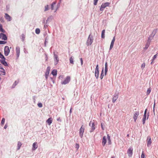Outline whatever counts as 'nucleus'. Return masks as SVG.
Returning a JSON list of instances; mask_svg holds the SVG:
<instances>
[{
    "label": "nucleus",
    "mask_w": 158,
    "mask_h": 158,
    "mask_svg": "<svg viewBox=\"0 0 158 158\" xmlns=\"http://www.w3.org/2000/svg\"><path fill=\"white\" fill-rule=\"evenodd\" d=\"M147 109H146L144 111V114H145V115H146V113H147Z\"/></svg>",
    "instance_id": "nucleus-54"
},
{
    "label": "nucleus",
    "mask_w": 158,
    "mask_h": 158,
    "mask_svg": "<svg viewBox=\"0 0 158 158\" xmlns=\"http://www.w3.org/2000/svg\"><path fill=\"white\" fill-rule=\"evenodd\" d=\"M153 110H154V109H153Z\"/></svg>",
    "instance_id": "nucleus-63"
},
{
    "label": "nucleus",
    "mask_w": 158,
    "mask_h": 158,
    "mask_svg": "<svg viewBox=\"0 0 158 158\" xmlns=\"http://www.w3.org/2000/svg\"><path fill=\"white\" fill-rule=\"evenodd\" d=\"M144 158V154L143 152V151L141 156V158Z\"/></svg>",
    "instance_id": "nucleus-46"
},
{
    "label": "nucleus",
    "mask_w": 158,
    "mask_h": 158,
    "mask_svg": "<svg viewBox=\"0 0 158 158\" xmlns=\"http://www.w3.org/2000/svg\"><path fill=\"white\" fill-rule=\"evenodd\" d=\"M101 127H102V129L103 130H104V127H103V125H102V123H101Z\"/></svg>",
    "instance_id": "nucleus-53"
},
{
    "label": "nucleus",
    "mask_w": 158,
    "mask_h": 158,
    "mask_svg": "<svg viewBox=\"0 0 158 158\" xmlns=\"http://www.w3.org/2000/svg\"><path fill=\"white\" fill-rule=\"evenodd\" d=\"M1 35V33H0V38H1V37H2Z\"/></svg>",
    "instance_id": "nucleus-60"
},
{
    "label": "nucleus",
    "mask_w": 158,
    "mask_h": 158,
    "mask_svg": "<svg viewBox=\"0 0 158 158\" xmlns=\"http://www.w3.org/2000/svg\"><path fill=\"white\" fill-rule=\"evenodd\" d=\"M69 112L70 113H71L72 112V108H71Z\"/></svg>",
    "instance_id": "nucleus-56"
},
{
    "label": "nucleus",
    "mask_w": 158,
    "mask_h": 158,
    "mask_svg": "<svg viewBox=\"0 0 158 158\" xmlns=\"http://www.w3.org/2000/svg\"><path fill=\"white\" fill-rule=\"evenodd\" d=\"M48 10V5H47L45 6V11H46Z\"/></svg>",
    "instance_id": "nucleus-40"
},
{
    "label": "nucleus",
    "mask_w": 158,
    "mask_h": 158,
    "mask_svg": "<svg viewBox=\"0 0 158 158\" xmlns=\"http://www.w3.org/2000/svg\"><path fill=\"white\" fill-rule=\"evenodd\" d=\"M0 31L2 32H5V31L3 29L2 26L1 24H0Z\"/></svg>",
    "instance_id": "nucleus-32"
},
{
    "label": "nucleus",
    "mask_w": 158,
    "mask_h": 158,
    "mask_svg": "<svg viewBox=\"0 0 158 158\" xmlns=\"http://www.w3.org/2000/svg\"><path fill=\"white\" fill-rule=\"evenodd\" d=\"M98 0H94V5H96L97 4V3Z\"/></svg>",
    "instance_id": "nucleus-43"
},
{
    "label": "nucleus",
    "mask_w": 158,
    "mask_h": 158,
    "mask_svg": "<svg viewBox=\"0 0 158 158\" xmlns=\"http://www.w3.org/2000/svg\"><path fill=\"white\" fill-rule=\"evenodd\" d=\"M0 73L1 75H5V70L2 67H0Z\"/></svg>",
    "instance_id": "nucleus-17"
},
{
    "label": "nucleus",
    "mask_w": 158,
    "mask_h": 158,
    "mask_svg": "<svg viewBox=\"0 0 158 158\" xmlns=\"http://www.w3.org/2000/svg\"><path fill=\"white\" fill-rule=\"evenodd\" d=\"M104 76V75L103 74V69H102V73L100 76V78L101 79H102V78Z\"/></svg>",
    "instance_id": "nucleus-33"
},
{
    "label": "nucleus",
    "mask_w": 158,
    "mask_h": 158,
    "mask_svg": "<svg viewBox=\"0 0 158 158\" xmlns=\"http://www.w3.org/2000/svg\"><path fill=\"white\" fill-rule=\"evenodd\" d=\"M98 65L97 64L96 66L95 71H99Z\"/></svg>",
    "instance_id": "nucleus-44"
},
{
    "label": "nucleus",
    "mask_w": 158,
    "mask_h": 158,
    "mask_svg": "<svg viewBox=\"0 0 158 158\" xmlns=\"http://www.w3.org/2000/svg\"><path fill=\"white\" fill-rule=\"evenodd\" d=\"M108 71V64L106 62L105 64V75H106L107 72Z\"/></svg>",
    "instance_id": "nucleus-19"
},
{
    "label": "nucleus",
    "mask_w": 158,
    "mask_h": 158,
    "mask_svg": "<svg viewBox=\"0 0 158 158\" xmlns=\"http://www.w3.org/2000/svg\"><path fill=\"white\" fill-rule=\"evenodd\" d=\"M47 42V41H46V40H45V45L46 44V43Z\"/></svg>",
    "instance_id": "nucleus-61"
},
{
    "label": "nucleus",
    "mask_w": 158,
    "mask_h": 158,
    "mask_svg": "<svg viewBox=\"0 0 158 158\" xmlns=\"http://www.w3.org/2000/svg\"><path fill=\"white\" fill-rule=\"evenodd\" d=\"M19 80H17L15 81V82L14 83L12 87V88H14L15 86L19 83Z\"/></svg>",
    "instance_id": "nucleus-24"
},
{
    "label": "nucleus",
    "mask_w": 158,
    "mask_h": 158,
    "mask_svg": "<svg viewBox=\"0 0 158 158\" xmlns=\"http://www.w3.org/2000/svg\"><path fill=\"white\" fill-rule=\"evenodd\" d=\"M157 56V54H156L153 57V58L154 59H155L156 57Z\"/></svg>",
    "instance_id": "nucleus-50"
},
{
    "label": "nucleus",
    "mask_w": 158,
    "mask_h": 158,
    "mask_svg": "<svg viewBox=\"0 0 158 158\" xmlns=\"http://www.w3.org/2000/svg\"><path fill=\"white\" fill-rule=\"evenodd\" d=\"M16 53L17 56L18 57H19L20 52V49L19 47H17L16 49Z\"/></svg>",
    "instance_id": "nucleus-14"
},
{
    "label": "nucleus",
    "mask_w": 158,
    "mask_h": 158,
    "mask_svg": "<svg viewBox=\"0 0 158 158\" xmlns=\"http://www.w3.org/2000/svg\"><path fill=\"white\" fill-rule=\"evenodd\" d=\"M54 61H55V65H56L58 63L59 61V59L57 55L55 54L54 55Z\"/></svg>",
    "instance_id": "nucleus-9"
},
{
    "label": "nucleus",
    "mask_w": 158,
    "mask_h": 158,
    "mask_svg": "<svg viewBox=\"0 0 158 158\" xmlns=\"http://www.w3.org/2000/svg\"><path fill=\"white\" fill-rule=\"evenodd\" d=\"M0 57L3 60H5V58L4 56L1 53H0Z\"/></svg>",
    "instance_id": "nucleus-36"
},
{
    "label": "nucleus",
    "mask_w": 158,
    "mask_h": 158,
    "mask_svg": "<svg viewBox=\"0 0 158 158\" xmlns=\"http://www.w3.org/2000/svg\"><path fill=\"white\" fill-rule=\"evenodd\" d=\"M114 38H113V40H114Z\"/></svg>",
    "instance_id": "nucleus-64"
},
{
    "label": "nucleus",
    "mask_w": 158,
    "mask_h": 158,
    "mask_svg": "<svg viewBox=\"0 0 158 158\" xmlns=\"http://www.w3.org/2000/svg\"><path fill=\"white\" fill-rule=\"evenodd\" d=\"M146 115L144 114L143 117V124H144L145 123V121L146 120Z\"/></svg>",
    "instance_id": "nucleus-30"
},
{
    "label": "nucleus",
    "mask_w": 158,
    "mask_h": 158,
    "mask_svg": "<svg viewBox=\"0 0 158 158\" xmlns=\"http://www.w3.org/2000/svg\"><path fill=\"white\" fill-rule=\"evenodd\" d=\"M107 139H108V144H109V145L111 144V139H110V137L109 135L108 134L107 135Z\"/></svg>",
    "instance_id": "nucleus-22"
},
{
    "label": "nucleus",
    "mask_w": 158,
    "mask_h": 158,
    "mask_svg": "<svg viewBox=\"0 0 158 158\" xmlns=\"http://www.w3.org/2000/svg\"><path fill=\"white\" fill-rule=\"evenodd\" d=\"M155 60V59H154L153 58H152V61L154 62Z\"/></svg>",
    "instance_id": "nucleus-57"
},
{
    "label": "nucleus",
    "mask_w": 158,
    "mask_h": 158,
    "mask_svg": "<svg viewBox=\"0 0 158 158\" xmlns=\"http://www.w3.org/2000/svg\"><path fill=\"white\" fill-rule=\"evenodd\" d=\"M92 43V40H87L86 44L87 46H89Z\"/></svg>",
    "instance_id": "nucleus-27"
},
{
    "label": "nucleus",
    "mask_w": 158,
    "mask_h": 158,
    "mask_svg": "<svg viewBox=\"0 0 158 158\" xmlns=\"http://www.w3.org/2000/svg\"><path fill=\"white\" fill-rule=\"evenodd\" d=\"M111 158H115V157L114 156H112Z\"/></svg>",
    "instance_id": "nucleus-58"
},
{
    "label": "nucleus",
    "mask_w": 158,
    "mask_h": 158,
    "mask_svg": "<svg viewBox=\"0 0 158 158\" xmlns=\"http://www.w3.org/2000/svg\"><path fill=\"white\" fill-rule=\"evenodd\" d=\"M22 145V144L21 142L19 141L18 142L17 146V150H18L20 148Z\"/></svg>",
    "instance_id": "nucleus-21"
},
{
    "label": "nucleus",
    "mask_w": 158,
    "mask_h": 158,
    "mask_svg": "<svg viewBox=\"0 0 158 158\" xmlns=\"http://www.w3.org/2000/svg\"><path fill=\"white\" fill-rule=\"evenodd\" d=\"M132 151L133 149L132 148H130L127 151V153L128 154L129 156H131L132 154Z\"/></svg>",
    "instance_id": "nucleus-12"
},
{
    "label": "nucleus",
    "mask_w": 158,
    "mask_h": 158,
    "mask_svg": "<svg viewBox=\"0 0 158 158\" xmlns=\"http://www.w3.org/2000/svg\"><path fill=\"white\" fill-rule=\"evenodd\" d=\"M147 145L148 147L150 146L152 143V140L150 136H148L147 137Z\"/></svg>",
    "instance_id": "nucleus-6"
},
{
    "label": "nucleus",
    "mask_w": 158,
    "mask_h": 158,
    "mask_svg": "<svg viewBox=\"0 0 158 158\" xmlns=\"http://www.w3.org/2000/svg\"><path fill=\"white\" fill-rule=\"evenodd\" d=\"M7 126L6 125H5L4 127V128L5 129H6V128L7 127Z\"/></svg>",
    "instance_id": "nucleus-55"
},
{
    "label": "nucleus",
    "mask_w": 158,
    "mask_h": 158,
    "mask_svg": "<svg viewBox=\"0 0 158 158\" xmlns=\"http://www.w3.org/2000/svg\"><path fill=\"white\" fill-rule=\"evenodd\" d=\"M35 32L37 34H39L40 32V30L39 28H36L35 29Z\"/></svg>",
    "instance_id": "nucleus-34"
},
{
    "label": "nucleus",
    "mask_w": 158,
    "mask_h": 158,
    "mask_svg": "<svg viewBox=\"0 0 158 158\" xmlns=\"http://www.w3.org/2000/svg\"><path fill=\"white\" fill-rule=\"evenodd\" d=\"M114 41L115 40H112L110 48V50L112 48H113Z\"/></svg>",
    "instance_id": "nucleus-25"
},
{
    "label": "nucleus",
    "mask_w": 158,
    "mask_h": 158,
    "mask_svg": "<svg viewBox=\"0 0 158 158\" xmlns=\"http://www.w3.org/2000/svg\"><path fill=\"white\" fill-rule=\"evenodd\" d=\"M95 75L96 78H98V77L99 71H95Z\"/></svg>",
    "instance_id": "nucleus-28"
},
{
    "label": "nucleus",
    "mask_w": 158,
    "mask_h": 158,
    "mask_svg": "<svg viewBox=\"0 0 158 158\" xmlns=\"http://www.w3.org/2000/svg\"><path fill=\"white\" fill-rule=\"evenodd\" d=\"M118 98V95H114L113 98L112 99V102L113 103H114L116 100Z\"/></svg>",
    "instance_id": "nucleus-18"
},
{
    "label": "nucleus",
    "mask_w": 158,
    "mask_h": 158,
    "mask_svg": "<svg viewBox=\"0 0 158 158\" xmlns=\"http://www.w3.org/2000/svg\"><path fill=\"white\" fill-rule=\"evenodd\" d=\"M84 129V127H83V125H82L79 131V135L81 138L83 137Z\"/></svg>",
    "instance_id": "nucleus-3"
},
{
    "label": "nucleus",
    "mask_w": 158,
    "mask_h": 158,
    "mask_svg": "<svg viewBox=\"0 0 158 158\" xmlns=\"http://www.w3.org/2000/svg\"><path fill=\"white\" fill-rule=\"evenodd\" d=\"M79 145L78 144V143L76 144L75 147L77 150H78V148H79Z\"/></svg>",
    "instance_id": "nucleus-39"
},
{
    "label": "nucleus",
    "mask_w": 158,
    "mask_h": 158,
    "mask_svg": "<svg viewBox=\"0 0 158 158\" xmlns=\"http://www.w3.org/2000/svg\"><path fill=\"white\" fill-rule=\"evenodd\" d=\"M151 91V89L150 88H149L147 92V95H148L149 94Z\"/></svg>",
    "instance_id": "nucleus-35"
},
{
    "label": "nucleus",
    "mask_w": 158,
    "mask_h": 158,
    "mask_svg": "<svg viewBox=\"0 0 158 158\" xmlns=\"http://www.w3.org/2000/svg\"><path fill=\"white\" fill-rule=\"evenodd\" d=\"M10 52V50L8 46H6L4 48V54L6 56H7L8 55Z\"/></svg>",
    "instance_id": "nucleus-4"
},
{
    "label": "nucleus",
    "mask_w": 158,
    "mask_h": 158,
    "mask_svg": "<svg viewBox=\"0 0 158 158\" xmlns=\"http://www.w3.org/2000/svg\"><path fill=\"white\" fill-rule=\"evenodd\" d=\"M105 30H103L102 31L101 36H102V39H104L105 38Z\"/></svg>",
    "instance_id": "nucleus-23"
},
{
    "label": "nucleus",
    "mask_w": 158,
    "mask_h": 158,
    "mask_svg": "<svg viewBox=\"0 0 158 158\" xmlns=\"http://www.w3.org/2000/svg\"><path fill=\"white\" fill-rule=\"evenodd\" d=\"M5 18L8 21H11V17L7 14L5 13Z\"/></svg>",
    "instance_id": "nucleus-7"
},
{
    "label": "nucleus",
    "mask_w": 158,
    "mask_h": 158,
    "mask_svg": "<svg viewBox=\"0 0 158 158\" xmlns=\"http://www.w3.org/2000/svg\"><path fill=\"white\" fill-rule=\"evenodd\" d=\"M52 74L53 76H56L57 74V70L56 69L53 70L52 72Z\"/></svg>",
    "instance_id": "nucleus-26"
},
{
    "label": "nucleus",
    "mask_w": 158,
    "mask_h": 158,
    "mask_svg": "<svg viewBox=\"0 0 158 158\" xmlns=\"http://www.w3.org/2000/svg\"><path fill=\"white\" fill-rule=\"evenodd\" d=\"M80 60L81 62V65H82L83 64V59L82 58H80Z\"/></svg>",
    "instance_id": "nucleus-48"
},
{
    "label": "nucleus",
    "mask_w": 158,
    "mask_h": 158,
    "mask_svg": "<svg viewBox=\"0 0 158 158\" xmlns=\"http://www.w3.org/2000/svg\"><path fill=\"white\" fill-rule=\"evenodd\" d=\"M6 43V42L5 41H0V44H4Z\"/></svg>",
    "instance_id": "nucleus-38"
},
{
    "label": "nucleus",
    "mask_w": 158,
    "mask_h": 158,
    "mask_svg": "<svg viewBox=\"0 0 158 158\" xmlns=\"http://www.w3.org/2000/svg\"><path fill=\"white\" fill-rule=\"evenodd\" d=\"M139 115V110L135 112L133 115V119L135 122H136L137 119Z\"/></svg>",
    "instance_id": "nucleus-5"
},
{
    "label": "nucleus",
    "mask_w": 158,
    "mask_h": 158,
    "mask_svg": "<svg viewBox=\"0 0 158 158\" xmlns=\"http://www.w3.org/2000/svg\"><path fill=\"white\" fill-rule=\"evenodd\" d=\"M110 3L109 2H107L104 3H102L101 6V7L100 8V10L101 11H102L104 9L106 8V7L109 6Z\"/></svg>",
    "instance_id": "nucleus-1"
},
{
    "label": "nucleus",
    "mask_w": 158,
    "mask_h": 158,
    "mask_svg": "<svg viewBox=\"0 0 158 158\" xmlns=\"http://www.w3.org/2000/svg\"><path fill=\"white\" fill-rule=\"evenodd\" d=\"M0 21L1 22H4V19L3 17H2L0 19Z\"/></svg>",
    "instance_id": "nucleus-49"
},
{
    "label": "nucleus",
    "mask_w": 158,
    "mask_h": 158,
    "mask_svg": "<svg viewBox=\"0 0 158 158\" xmlns=\"http://www.w3.org/2000/svg\"><path fill=\"white\" fill-rule=\"evenodd\" d=\"M157 31V29H154L152 31V34L150 35V38H152L153 37Z\"/></svg>",
    "instance_id": "nucleus-8"
},
{
    "label": "nucleus",
    "mask_w": 158,
    "mask_h": 158,
    "mask_svg": "<svg viewBox=\"0 0 158 158\" xmlns=\"http://www.w3.org/2000/svg\"><path fill=\"white\" fill-rule=\"evenodd\" d=\"M150 41L148 40L146 44L145 47L144 48L145 50H146L148 49L150 44Z\"/></svg>",
    "instance_id": "nucleus-15"
},
{
    "label": "nucleus",
    "mask_w": 158,
    "mask_h": 158,
    "mask_svg": "<svg viewBox=\"0 0 158 158\" xmlns=\"http://www.w3.org/2000/svg\"><path fill=\"white\" fill-rule=\"evenodd\" d=\"M2 63L5 66H7V63L4 61L2 62Z\"/></svg>",
    "instance_id": "nucleus-47"
},
{
    "label": "nucleus",
    "mask_w": 158,
    "mask_h": 158,
    "mask_svg": "<svg viewBox=\"0 0 158 158\" xmlns=\"http://www.w3.org/2000/svg\"><path fill=\"white\" fill-rule=\"evenodd\" d=\"M145 63H143L141 65V68H142V69H143L145 67Z\"/></svg>",
    "instance_id": "nucleus-37"
},
{
    "label": "nucleus",
    "mask_w": 158,
    "mask_h": 158,
    "mask_svg": "<svg viewBox=\"0 0 158 158\" xmlns=\"http://www.w3.org/2000/svg\"><path fill=\"white\" fill-rule=\"evenodd\" d=\"M38 148V144L37 142H35L32 145V150H35Z\"/></svg>",
    "instance_id": "nucleus-11"
},
{
    "label": "nucleus",
    "mask_w": 158,
    "mask_h": 158,
    "mask_svg": "<svg viewBox=\"0 0 158 158\" xmlns=\"http://www.w3.org/2000/svg\"><path fill=\"white\" fill-rule=\"evenodd\" d=\"M106 139L105 136H104L102 139V145L103 146H105L106 143Z\"/></svg>",
    "instance_id": "nucleus-10"
},
{
    "label": "nucleus",
    "mask_w": 158,
    "mask_h": 158,
    "mask_svg": "<svg viewBox=\"0 0 158 158\" xmlns=\"http://www.w3.org/2000/svg\"><path fill=\"white\" fill-rule=\"evenodd\" d=\"M38 106L39 107H42L43 106L42 104L41 103H39L37 104Z\"/></svg>",
    "instance_id": "nucleus-41"
},
{
    "label": "nucleus",
    "mask_w": 158,
    "mask_h": 158,
    "mask_svg": "<svg viewBox=\"0 0 158 158\" xmlns=\"http://www.w3.org/2000/svg\"><path fill=\"white\" fill-rule=\"evenodd\" d=\"M50 67H48L47 70V71H48L49 72L50 70Z\"/></svg>",
    "instance_id": "nucleus-52"
},
{
    "label": "nucleus",
    "mask_w": 158,
    "mask_h": 158,
    "mask_svg": "<svg viewBox=\"0 0 158 158\" xmlns=\"http://www.w3.org/2000/svg\"><path fill=\"white\" fill-rule=\"evenodd\" d=\"M91 124H92V126H91L92 131H91V132L93 131L94 130V129H95V125H94V123H92L91 122V121H90L89 123V125L90 126V125Z\"/></svg>",
    "instance_id": "nucleus-13"
},
{
    "label": "nucleus",
    "mask_w": 158,
    "mask_h": 158,
    "mask_svg": "<svg viewBox=\"0 0 158 158\" xmlns=\"http://www.w3.org/2000/svg\"><path fill=\"white\" fill-rule=\"evenodd\" d=\"M57 120L58 121H60V122H61V121L60 117H59V118H57Z\"/></svg>",
    "instance_id": "nucleus-51"
},
{
    "label": "nucleus",
    "mask_w": 158,
    "mask_h": 158,
    "mask_svg": "<svg viewBox=\"0 0 158 158\" xmlns=\"http://www.w3.org/2000/svg\"><path fill=\"white\" fill-rule=\"evenodd\" d=\"M5 119L4 118H2L1 121V124L2 125H3L5 123Z\"/></svg>",
    "instance_id": "nucleus-42"
},
{
    "label": "nucleus",
    "mask_w": 158,
    "mask_h": 158,
    "mask_svg": "<svg viewBox=\"0 0 158 158\" xmlns=\"http://www.w3.org/2000/svg\"><path fill=\"white\" fill-rule=\"evenodd\" d=\"M55 2H53L52 4L51 5V9L52 10H53V4H55Z\"/></svg>",
    "instance_id": "nucleus-45"
},
{
    "label": "nucleus",
    "mask_w": 158,
    "mask_h": 158,
    "mask_svg": "<svg viewBox=\"0 0 158 158\" xmlns=\"http://www.w3.org/2000/svg\"><path fill=\"white\" fill-rule=\"evenodd\" d=\"M153 63H154V62L152 61V62H151V64H152Z\"/></svg>",
    "instance_id": "nucleus-59"
},
{
    "label": "nucleus",
    "mask_w": 158,
    "mask_h": 158,
    "mask_svg": "<svg viewBox=\"0 0 158 158\" xmlns=\"http://www.w3.org/2000/svg\"><path fill=\"white\" fill-rule=\"evenodd\" d=\"M52 118H50L46 121V122L48 123V124L50 125L52 123Z\"/></svg>",
    "instance_id": "nucleus-16"
},
{
    "label": "nucleus",
    "mask_w": 158,
    "mask_h": 158,
    "mask_svg": "<svg viewBox=\"0 0 158 158\" xmlns=\"http://www.w3.org/2000/svg\"><path fill=\"white\" fill-rule=\"evenodd\" d=\"M49 73V72L48 71H46V73H45V77H46V79H47V78H48Z\"/></svg>",
    "instance_id": "nucleus-31"
},
{
    "label": "nucleus",
    "mask_w": 158,
    "mask_h": 158,
    "mask_svg": "<svg viewBox=\"0 0 158 158\" xmlns=\"http://www.w3.org/2000/svg\"><path fill=\"white\" fill-rule=\"evenodd\" d=\"M148 117H147V119H148Z\"/></svg>",
    "instance_id": "nucleus-62"
},
{
    "label": "nucleus",
    "mask_w": 158,
    "mask_h": 158,
    "mask_svg": "<svg viewBox=\"0 0 158 158\" xmlns=\"http://www.w3.org/2000/svg\"><path fill=\"white\" fill-rule=\"evenodd\" d=\"M70 77L69 76H67L64 81L61 82V84L62 85H65L67 84L70 81Z\"/></svg>",
    "instance_id": "nucleus-2"
},
{
    "label": "nucleus",
    "mask_w": 158,
    "mask_h": 158,
    "mask_svg": "<svg viewBox=\"0 0 158 158\" xmlns=\"http://www.w3.org/2000/svg\"><path fill=\"white\" fill-rule=\"evenodd\" d=\"M1 35L2 37H1V38H2V40H7V37L5 34L1 33Z\"/></svg>",
    "instance_id": "nucleus-20"
},
{
    "label": "nucleus",
    "mask_w": 158,
    "mask_h": 158,
    "mask_svg": "<svg viewBox=\"0 0 158 158\" xmlns=\"http://www.w3.org/2000/svg\"><path fill=\"white\" fill-rule=\"evenodd\" d=\"M70 63L73 64H74V61H73V58L72 57H71L69 59Z\"/></svg>",
    "instance_id": "nucleus-29"
}]
</instances>
